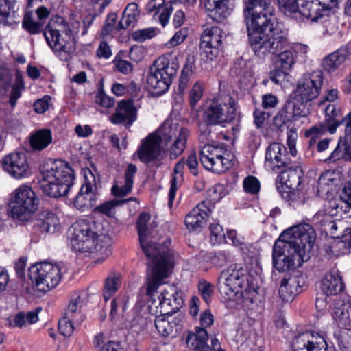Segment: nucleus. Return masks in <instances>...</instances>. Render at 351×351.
I'll return each mask as SVG.
<instances>
[{
    "mask_svg": "<svg viewBox=\"0 0 351 351\" xmlns=\"http://www.w3.org/2000/svg\"><path fill=\"white\" fill-rule=\"evenodd\" d=\"M245 21L250 44L258 58L277 55L288 45L287 33L276 24L274 16L258 17L251 25L250 20Z\"/></svg>",
    "mask_w": 351,
    "mask_h": 351,
    "instance_id": "f257e3e1",
    "label": "nucleus"
},
{
    "mask_svg": "<svg viewBox=\"0 0 351 351\" xmlns=\"http://www.w3.org/2000/svg\"><path fill=\"white\" fill-rule=\"evenodd\" d=\"M217 287L227 300L240 293L242 304L247 310L252 309L259 300L257 282L248 274L245 265H230L228 269L221 271Z\"/></svg>",
    "mask_w": 351,
    "mask_h": 351,
    "instance_id": "f03ea898",
    "label": "nucleus"
},
{
    "mask_svg": "<svg viewBox=\"0 0 351 351\" xmlns=\"http://www.w3.org/2000/svg\"><path fill=\"white\" fill-rule=\"evenodd\" d=\"M39 184L43 193L50 197L66 196L72 187L73 169L62 160H56L40 169Z\"/></svg>",
    "mask_w": 351,
    "mask_h": 351,
    "instance_id": "7ed1b4c3",
    "label": "nucleus"
},
{
    "mask_svg": "<svg viewBox=\"0 0 351 351\" xmlns=\"http://www.w3.org/2000/svg\"><path fill=\"white\" fill-rule=\"evenodd\" d=\"M150 220V215L146 212L140 213L136 222V228L139 237V242L143 252L152 260V263H175L178 262L179 256L171 250L169 246L171 241L167 239L163 243L152 241H147L148 232L147 223Z\"/></svg>",
    "mask_w": 351,
    "mask_h": 351,
    "instance_id": "20e7f679",
    "label": "nucleus"
},
{
    "mask_svg": "<svg viewBox=\"0 0 351 351\" xmlns=\"http://www.w3.org/2000/svg\"><path fill=\"white\" fill-rule=\"evenodd\" d=\"M107 222L99 223L89 219H79L70 228L71 245L74 250L86 252L90 251L99 237L108 236L105 229Z\"/></svg>",
    "mask_w": 351,
    "mask_h": 351,
    "instance_id": "39448f33",
    "label": "nucleus"
},
{
    "mask_svg": "<svg viewBox=\"0 0 351 351\" xmlns=\"http://www.w3.org/2000/svg\"><path fill=\"white\" fill-rule=\"evenodd\" d=\"M289 263H304L311 258V252L314 245L316 233L308 223H300L289 228Z\"/></svg>",
    "mask_w": 351,
    "mask_h": 351,
    "instance_id": "423d86ee",
    "label": "nucleus"
},
{
    "mask_svg": "<svg viewBox=\"0 0 351 351\" xmlns=\"http://www.w3.org/2000/svg\"><path fill=\"white\" fill-rule=\"evenodd\" d=\"M59 265H31L28 275L33 285L25 287V292L36 297H40L56 287L61 278Z\"/></svg>",
    "mask_w": 351,
    "mask_h": 351,
    "instance_id": "0eeeda50",
    "label": "nucleus"
},
{
    "mask_svg": "<svg viewBox=\"0 0 351 351\" xmlns=\"http://www.w3.org/2000/svg\"><path fill=\"white\" fill-rule=\"evenodd\" d=\"M177 57L170 60L166 56L158 57L150 68L147 84L157 95L165 93L172 83L179 69Z\"/></svg>",
    "mask_w": 351,
    "mask_h": 351,
    "instance_id": "6e6552de",
    "label": "nucleus"
},
{
    "mask_svg": "<svg viewBox=\"0 0 351 351\" xmlns=\"http://www.w3.org/2000/svg\"><path fill=\"white\" fill-rule=\"evenodd\" d=\"M38 204L39 199L32 189L22 185L13 192L8 215L14 220L27 221L37 210Z\"/></svg>",
    "mask_w": 351,
    "mask_h": 351,
    "instance_id": "1a4fd4ad",
    "label": "nucleus"
},
{
    "mask_svg": "<svg viewBox=\"0 0 351 351\" xmlns=\"http://www.w3.org/2000/svg\"><path fill=\"white\" fill-rule=\"evenodd\" d=\"M159 132V135L151 134L142 141L137 152L138 158L142 162L148 164L158 160L162 153L160 143L164 142L167 144L173 137L176 138L179 129L176 125L165 124L160 128Z\"/></svg>",
    "mask_w": 351,
    "mask_h": 351,
    "instance_id": "9d476101",
    "label": "nucleus"
},
{
    "mask_svg": "<svg viewBox=\"0 0 351 351\" xmlns=\"http://www.w3.org/2000/svg\"><path fill=\"white\" fill-rule=\"evenodd\" d=\"M287 265V272L280 282L278 293L284 302L291 301L305 284V275L300 269L302 265Z\"/></svg>",
    "mask_w": 351,
    "mask_h": 351,
    "instance_id": "9b49d317",
    "label": "nucleus"
},
{
    "mask_svg": "<svg viewBox=\"0 0 351 351\" xmlns=\"http://www.w3.org/2000/svg\"><path fill=\"white\" fill-rule=\"evenodd\" d=\"M65 34L68 36L67 40L62 38L59 31L53 29L49 25H47L43 32L45 38L51 49L57 53L62 60L66 61L71 58L76 48L74 39L72 38L71 29H66Z\"/></svg>",
    "mask_w": 351,
    "mask_h": 351,
    "instance_id": "f8f14e48",
    "label": "nucleus"
},
{
    "mask_svg": "<svg viewBox=\"0 0 351 351\" xmlns=\"http://www.w3.org/2000/svg\"><path fill=\"white\" fill-rule=\"evenodd\" d=\"M214 322L213 315L206 311L200 315V326H196L193 332H189L186 337V346L193 351H212L208 344V333L206 329Z\"/></svg>",
    "mask_w": 351,
    "mask_h": 351,
    "instance_id": "ddd939ff",
    "label": "nucleus"
},
{
    "mask_svg": "<svg viewBox=\"0 0 351 351\" xmlns=\"http://www.w3.org/2000/svg\"><path fill=\"white\" fill-rule=\"evenodd\" d=\"M323 84L321 71H314L302 75L297 83L293 94L312 101L319 95Z\"/></svg>",
    "mask_w": 351,
    "mask_h": 351,
    "instance_id": "4468645a",
    "label": "nucleus"
},
{
    "mask_svg": "<svg viewBox=\"0 0 351 351\" xmlns=\"http://www.w3.org/2000/svg\"><path fill=\"white\" fill-rule=\"evenodd\" d=\"M291 165V159L285 146L279 143L269 145L265 153V165L271 171L278 173Z\"/></svg>",
    "mask_w": 351,
    "mask_h": 351,
    "instance_id": "2eb2a0df",
    "label": "nucleus"
},
{
    "mask_svg": "<svg viewBox=\"0 0 351 351\" xmlns=\"http://www.w3.org/2000/svg\"><path fill=\"white\" fill-rule=\"evenodd\" d=\"M291 346L292 351H328L324 338L311 331L297 335L293 339Z\"/></svg>",
    "mask_w": 351,
    "mask_h": 351,
    "instance_id": "dca6fc26",
    "label": "nucleus"
},
{
    "mask_svg": "<svg viewBox=\"0 0 351 351\" xmlns=\"http://www.w3.org/2000/svg\"><path fill=\"white\" fill-rule=\"evenodd\" d=\"M331 9L332 6L319 0H300L299 14L312 22H317L319 19L326 21Z\"/></svg>",
    "mask_w": 351,
    "mask_h": 351,
    "instance_id": "f3484780",
    "label": "nucleus"
},
{
    "mask_svg": "<svg viewBox=\"0 0 351 351\" xmlns=\"http://www.w3.org/2000/svg\"><path fill=\"white\" fill-rule=\"evenodd\" d=\"M173 265H150L147 268V294L152 296L165 283L173 271Z\"/></svg>",
    "mask_w": 351,
    "mask_h": 351,
    "instance_id": "a211bd4d",
    "label": "nucleus"
},
{
    "mask_svg": "<svg viewBox=\"0 0 351 351\" xmlns=\"http://www.w3.org/2000/svg\"><path fill=\"white\" fill-rule=\"evenodd\" d=\"M137 119V108L131 100H121L117 104L114 114L110 117L114 124L130 127Z\"/></svg>",
    "mask_w": 351,
    "mask_h": 351,
    "instance_id": "6ab92c4d",
    "label": "nucleus"
},
{
    "mask_svg": "<svg viewBox=\"0 0 351 351\" xmlns=\"http://www.w3.org/2000/svg\"><path fill=\"white\" fill-rule=\"evenodd\" d=\"M245 21L250 20V25L255 23L258 17L274 16V8L270 0H245Z\"/></svg>",
    "mask_w": 351,
    "mask_h": 351,
    "instance_id": "aec40b11",
    "label": "nucleus"
},
{
    "mask_svg": "<svg viewBox=\"0 0 351 351\" xmlns=\"http://www.w3.org/2000/svg\"><path fill=\"white\" fill-rule=\"evenodd\" d=\"M5 171L16 178L24 177L28 170L26 155L24 152H14L6 156L3 160Z\"/></svg>",
    "mask_w": 351,
    "mask_h": 351,
    "instance_id": "412c9836",
    "label": "nucleus"
},
{
    "mask_svg": "<svg viewBox=\"0 0 351 351\" xmlns=\"http://www.w3.org/2000/svg\"><path fill=\"white\" fill-rule=\"evenodd\" d=\"M97 199L96 186L90 182L84 183L73 200V206L84 212L95 206Z\"/></svg>",
    "mask_w": 351,
    "mask_h": 351,
    "instance_id": "4be33fe9",
    "label": "nucleus"
},
{
    "mask_svg": "<svg viewBox=\"0 0 351 351\" xmlns=\"http://www.w3.org/2000/svg\"><path fill=\"white\" fill-rule=\"evenodd\" d=\"M276 182L284 186V191L295 190L301 184L303 172L299 167L282 168L279 171Z\"/></svg>",
    "mask_w": 351,
    "mask_h": 351,
    "instance_id": "5701e85b",
    "label": "nucleus"
},
{
    "mask_svg": "<svg viewBox=\"0 0 351 351\" xmlns=\"http://www.w3.org/2000/svg\"><path fill=\"white\" fill-rule=\"evenodd\" d=\"M322 291L327 296L340 294L345 289V285L337 269L327 272L321 281Z\"/></svg>",
    "mask_w": 351,
    "mask_h": 351,
    "instance_id": "b1692460",
    "label": "nucleus"
},
{
    "mask_svg": "<svg viewBox=\"0 0 351 351\" xmlns=\"http://www.w3.org/2000/svg\"><path fill=\"white\" fill-rule=\"evenodd\" d=\"M16 0H0V25L12 26L19 24L20 16Z\"/></svg>",
    "mask_w": 351,
    "mask_h": 351,
    "instance_id": "393cba45",
    "label": "nucleus"
},
{
    "mask_svg": "<svg viewBox=\"0 0 351 351\" xmlns=\"http://www.w3.org/2000/svg\"><path fill=\"white\" fill-rule=\"evenodd\" d=\"M210 212V209L206 205V202L199 204L185 217V225L187 229L194 231L202 228Z\"/></svg>",
    "mask_w": 351,
    "mask_h": 351,
    "instance_id": "a878e982",
    "label": "nucleus"
},
{
    "mask_svg": "<svg viewBox=\"0 0 351 351\" xmlns=\"http://www.w3.org/2000/svg\"><path fill=\"white\" fill-rule=\"evenodd\" d=\"M230 0H206L204 6L208 16L215 22H223L230 14Z\"/></svg>",
    "mask_w": 351,
    "mask_h": 351,
    "instance_id": "bb28decb",
    "label": "nucleus"
},
{
    "mask_svg": "<svg viewBox=\"0 0 351 351\" xmlns=\"http://www.w3.org/2000/svg\"><path fill=\"white\" fill-rule=\"evenodd\" d=\"M289 228L283 231L276 240L272 250V263H289L288 252H289Z\"/></svg>",
    "mask_w": 351,
    "mask_h": 351,
    "instance_id": "cd10ccee",
    "label": "nucleus"
},
{
    "mask_svg": "<svg viewBox=\"0 0 351 351\" xmlns=\"http://www.w3.org/2000/svg\"><path fill=\"white\" fill-rule=\"evenodd\" d=\"M59 219L52 212L44 210L37 213L34 227L42 233L54 232Z\"/></svg>",
    "mask_w": 351,
    "mask_h": 351,
    "instance_id": "c85d7f7f",
    "label": "nucleus"
},
{
    "mask_svg": "<svg viewBox=\"0 0 351 351\" xmlns=\"http://www.w3.org/2000/svg\"><path fill=\"white\" fill-rule=\"evenodd\" d=\"M218 108L223 113L222 124L231 123L239 115L234 99L230 95H221L216 99Z\"/></svg>",
    "mask_w": 351,
    "mask_h": 351,
    "instance_id": "c756f323",
    "label": "nucleus"
},
{
    "mask_svg": "<svg viewBox=\"0 0 351 351\" xmlns=\"http://www.w3.org/2000/svg\"><path fill=\"white\" fill-rule=\"evenodd\" d=\"M182 322V317L179 315L177 317H172V316L159 315L156 316L155 319V327L163 337H168L173 335L174 331L178 330V327Z\"/></svg>",
    "mask_w": 351,
    "mask_h": 351,
    "instance_id": "7c9ffc66",
    "label": "nucleus"
},
{
    "mask_svg": "<svg viewBox=\"0 0 351 351\" xmlns=\"http://www.w3.org/2000/svg\"><path fill=\"white\" fill-rule=\"evenodd\" d=\"M137 171L136 166L130 163L124 175V184L119 186L115 183L111 189L112 193L115 197H125L128 195L132 189L134 184V177Z\"/></svg>",
    "mask_w": 351,
    "mask_h": 351,
    "instance_id": "2f4dec72",
    "label": "nucleus"
},
{
    "mask_svg": "<svg viewBox=\"0 0 351 351\" xmlns=\"http://www.w3.org/2000/svg\"><path fill=\"white\" fill-rule=\"evenodd\" d=\"M146 10L148 13L154 12L158 13L161 10L159 21L162 26L165 27L168 23L170 14L174 8L169 5V3H165V0H150L146 5Z\"/></svg>",
    "mask_w": 351,
    "mask_h": 351,
    "instance_id": "473e14b6",
    "label": "nucleus"
},
{
    "mask_svg": "<svg viewBox=\"0 0 351 351\" xmlns=\"http://www.w3.org/2000/svg\"><path fill=\"white\" fill-rule=\"evenodd\" d=\"M42 0H27V10L23 16V27L30 34H36L41 31L44 22L35 21L33 13L28 9L33 8L34 4L41 2Z\"/></svg>",
    "mask_w": 351,
    "mask_h": 351,
    "instance_id": "72a5a7b5",
    "label": "nucleus"
},
{
    "mask_svg": "<svg viewBox=\"0 0 351 351\" xmlns=\"http://www.w3.org/2000/svg\"><path fill=\"white\" fill-rule=\"evenodd\" d=\"M328 125L329 128L333 131H337V128L346 123L348 121L347 115L342 116L340 108H337L334 104H328L325 108V119L324 120Z\"/></svg>",
    "mask_w": 351,
    "mask_h": 351,
    "instance_id": "f704fd0d",
    "label": "nucleus"
},
{
    "mask_svg": "<svg viewBox=\"0 0 351 351\" xmlns=\"http://www.w3.org/2000/svg\"><path fill=\"white\" fill-rule=\"evenodd\" d=\"M199 160L205 169L218 174L226 171L232 166L230 159H215L207 156L199 155Z\"/></svg>",
    "mask_w": 351,
    "mask_h": 351,
    "instance_id": "c9c22d12",
    "label": "nucleus"
},
{
    "mask_svg": "<svg viewBox=\"0 0 351 351\" xmlns=\"http://www.w3.org/2000/svg\"><path fill=\"white\" fill-rule=\"evenodd\" d=\"M332 315L339 326L347 330H351V303H345L340 306L335 305Z\"/></svg>",
    "mask_w": 351,
    "mask_h": 351,
    "instance_id": "e433bc0d",
    "label": "nucleus"
},
{
    "mask_svg": "<svg viewBox=\"0 0 351 351\" xmlns=\"http://www.w3.org/2000/svg\"><path fill=\"white\" fill-rule=\"evenodd\" d=\"M138 16V5L135 3H129L125 8L116 29L117 30L125 29L130 25H134L137 21Z\"/></svg>",
    "mask_w": 351,
    "mask_h": 351,
    "instance_id": "4c0bfd02",
    "label": "nucleus"
},
{
    "mask_svg": "<svg viewBox=\"0 0 351 351\" xmlns=\"http://www.w3.org/2000/svg\"><path fill=\"white\" fill-rule=\"evenodd\" d=\"M30 145L34 150H43L52 141L51 132L50 130H39L30 136Z\"/></svg>",
    "mask_w": 351,
    "mask_h": 351,
    "instance_id": "58836bf2",
    "label": "nucleus"
},
{
    "mask_svg": "<svg viewBox=\"0 0 351 351\" xmlns=\"http://www.w3.org/2000/svg\"><path fill=\"white\" fill-rule=\"evenodd\" d=\"M351 162V151L348 141L346 138L341 137L339 139L336 148L327 158L326 162H335L340 159Z\"/></svg>",
    "mask_w": 351,
    "mask_h": 351,
    "instance_id": "ea45409f",
    "label": "nucleus"
},
{
    "mask_svg": "<svg viewBox=\"0 0 351 351\" xmlns=\"http://www.w3.org/2000/svg\"><path fill=\"white\" fill-rule=\"evenodd\" d=\"M348 52L345 49H339L329 54L323 60V66L328 72L334 71L337 67L344 62L347 58Z\"/></svg>",
    "mask_w": 351,
    "mask_h": 351,
    "instance_id": "a19ab883",
    "label": "nucleus"
},
{
    "mask_svg": "<svg viewBox=\"0 0 351 351\" xmlns=\"http://www.w3.org/2000/svg\"><path fill=\"white\" fill-rule=\"evenodd\" d=\"M189 136V130L185 128H180L178 136H176L173 144L171 147L169 157L171 160L182 154L186 148V143Z\"/></svg>",
    "mask_w": 351,
    "mask_h": 351,
    "instance_id": "79ce46f5",
    "label": "nucleus"
},
{
    "mask_svg": "<svg viewBox=\"0 0 351 351\" xmlns=\"http://www.w3.org/2000/svg\"><path fill=\"white\" fill-rule=\"evenodd\" d=\"M222 30L218 27L206 28L201 36L200 44L221 47L222 45Z\"/></svg>",
    "mask_w": 351,
    "mask_h": 351,
    "instance_id": "37998d69",
    "label": "nucleus"
},
{
    "mask_svg": "<svg viewBox=\"0 0 351 351\" xmlns=\"http://www.w3.org/2000/svg\"><path fill=\"white\" fill-rule=\"evenodd\" d=\"M328 228H330V232L332 235L333 237H337L339 239V241L337 243L339 247L341 250H343V253H348L351 251V229L346 228L345 229L343 234L339 237L335 235V231L337 230V225L334 221H330L328 224Z\"/></svg>",
    "mask_w": 351,
    "mask_h": 351,
    "instance_id": "c03bdc74",
    "label": "nucleus"
},
{
    "mask_svg": "<svg viewBox=\"0 0 351 351\" xmlns=\"http://www.w3.org/2000/svg\"><path fill=\"white\" fill-rule=\"evenodd\" d=\"M289 99L293 106L297 118L305 117L310 114L311 101L293 93L290 96Z\"/></svg>",
    "mask_w": 351,
    "mask_h": 351,
    "instance_id": "a18cd8bd",
    "label": "nucleus"
},
{
    "mask_svg": "<svg viewBox=\"0 0 351 351\" xmlns=\"http://www.w3.org/2000/svg\"><path fill=\"white\" fill-rule=\"evenodd\" d=\"M222 115L223 113L218 108L217 100L215 99L204 110L202 120L210 125H222Z\"/></svg>",
    "mask_w": 351,
    "mask_h": 351,
    "instance_id": "49530a36",
    "label": "nucleus"
},
{
    "mask_svg": "<svg viewBox=\"0 0 351 351\" xmlns=\"http://www.w3.org/2000/svg\"><path fill=\"white\" fill-rule=\"evenodd\" d=\"M182 298L180 297L171 298L163 297L159 302L160 315L172 316L173 313H176L181 306Z\"/></svg>",
    "mask_w": 351,
    "mask_h": 351,
    "instance_id": "de8ad7c7",
    "label": "nucleus"
},
{
    "mask_svg": "<svg viewBox=\"0 0 351 351\" xmlns=\"http://www.w3.org/2000/svg\"><path fill=\"white\" fill-rule=\"evenodd\" d=\"M129 199L117 200L112 199L106 202L97 206L94 207L93 213L101 214L108 217H114L115 215V208L118 206L123 205L126 203Z\"/></svg>",
    "mask_w": 351,
    "mask_h": 351,
    "instance_id": "09e8293b",
    "label": "nucleus"
},
{
    "mask_svg": "<svg viewBox=\"0 0 351 351\" xmlns=\"http://www.w3.org/2000/svg\"><path fill=\"white\" fill-rule=\"evenodd\" d=\"M277 189L282 197L289 202L293 207L303 205L306 202L304 194L295 190L284 191V186H277Z\"/></svg>",
    "mask_w": 351,
    "mask_h": 351,
    "instance_id": "8fccbe9b",
    "label": "nucleus"
},
{
    "mask_svg": "<svg viewBox=\"0 0 351 351\" xmlns=\"http://www.w3.org/2000/svg\"><path fill=\"white\" fill-rule=\"evenodd\" d=\"M121 285L119 276L112 275L106 279L103 291L105 301L110 300L117 291Z\"/></svg>",
    "mask_w": 351,
    "mask_h": 351,
    "instance_id": "3c124183",
    "label": "nucleus"
},
{
    "mask_svg": "<svg viewBox=\"0 0 351 351\" xmlns=\"http://www.w3.org/2000/svg\"><path fill=\"white\" fill-rule=\"evenodd\" d=\"M199 155L207 156L215 159H229L226 156L228 151L221 146L206 144L199 151Z\"/></svg>",
    "mask_w": 351,
    "mask_h": 351,
    "instance_id": "603ef678",
    "label": "nucleus"
},
{
    "mask_svg": "<svg viewBox=\"0 0 351 351\" xmlns=\"http://www.w3.org/2000/svg\"><path fill=\"white\" fill-rule=\"evenodd\" d=\"M278 58L275 60V66H279L285 70L289 71L291 69L295 63V56L292 51L285 50L282 52H278Z\"/></svg>",
    "mask_w": 351,
    "mask_h": 351,
    "instance_id": "864d4df0",
    "label": "nucleus"
},
{
    "mask_svg": "<svg viewBox=\"0 0 351 351\" xmlns=\"http://www.w3.org/2000/svg\"><path fill=\"white\" fill-rule=\"evenodd\" d=\"M25 89L22 74L18 71L16 73L15 82L12 87L10 96V104L12 107L16 105L17 99L21 96V91Z\"/></svg>",
    "mask_w": 351,
    "mask_h": 351,
    "instance_id": "5fc2aeb1",
    "label": "nucleus"
},
{
    "mask_svg": "<svg viewBox=\"0 0 351 351\" xmlns=\"http://www.w3.org/2000/svg\"><path fill=\"white\" fill-rule=\"evenodd\" d=\"M82 300L80 296L72 298L64 312V316L73 319V321H78L77 317L80 315Z\"/></svg>",
    "mask_w": 351,
    "mask_h": 351,
    "instance_id": "6e6d98bb",
    "label": "nucleus"
},
{
    "mask_svg": "<svg viewBox=\"0 0 351 351\" xmlns=\"http://www.w3.org/2000/svg\"><path fill=\"white\" fill-rule=\"evenodd\" d=\"M241 251L242 252L244 261L245 263H258L260 261V252L252 245H245L241 247Z\"/></svg>",
    "mask_w": 351,
    "mask_h": 351,
    "instance_id": "4d7b16f0",
    "label": "nucleus"
},
{
    "mask_svg": "<svg viewBox=\"0 0 351 351\" xmlns=\"http://www.w3.org/2000/svg\"><path fill=\"white\" fill-rule=\"evenodd\" d=\"M335 130L332 131L329 128V125L324 121L318 123L317 124L312 126L308 130L305 132L306 136H315L319 138L321 136L325 135L327 133L330 134H335Z\"/></svg>",
    "mask_w": 351,
    "mask_h": 351,
    "instance_id": "13d9d810",
    "label": "nucleus"
},
{
    "mask_svg": "<svg viewBox=\"0 0 351 351\" xmlns=\"http://www.w3.org/2000/svg\"><path fill=\"white\" fill-rule=\"evenodd\" d=\"M280 10L286 15L299 13L300 0H277Z\"/></svg>",
    "mask_w": 351,
    "mask_h": 351,
    "instance_id": "bf43d9fd",
    "label": "nucleus"
},
{
    "mask_svg": "<svg viewBox=\"0 0 351 351\" xmlns=\"http://www.w3.org/2000/svg\"><path fill=\"white\" fill-rule=\"evenodd\" d=\"M204 90V86L202 83L197 82L194 84L192 89L189 92V101L190 106L194 109L198 102L202 97Z\"/></svg>",
    "mask_w": 351,
    "mask_h": 351,
    "instance_id": "052dcab7",
    "label": "nucleus"
},
{
    "mask_svg": "<svg viewBox=\"0 0 351 351\" xmlns=\"http://www.w3.org/2000/svg\"><path fill=\"white\" fill-rule=\"evenodd\" d=\"M73 319L64 316L59 320L58 330L61 335L67 337L71 336L74 331Z\"/></svg>",
    "mask_w": 351,
    "mask_h": 351,
    "instance_id": "680f3d73",
    "label": "nucleus"
},
{
    "mask_svg": "<svg viewBox=\"0 0 351 351\" xmlns=\"http://www.w3.org/2000/svg\"><path fill=\"white\" fill-rule=\"evenodd\" d=\"M243 189L247 193L256 195L260 191V182L256 177L249 176L243 180Z\"/></svg>",
    "mask_w": 351,
    "mask_h": 351,
    "instance_id": "e2e57ef3",
    "label": "nucleus"
},
{
    "mask_svg": "<svg viewBox=\"0 0 351 351\" xmlns=\"http://www.w3.org/2000/svg\"><path fill=\"white\" fill-rule=\"evenodd\" d=\"M221 187L214 186L210 189L207 193V199L204 202H206V205L208 208H210L211 210V207H213L217 202H219L222 198V195L221 190Z\"/></svg>",
    "mask_w": 351,
    "mask_h": 351,
    "instance_id": "0e129e2a",
    "label": "nucleus"
},
{
    "mask_svg": "<svg viewBox=\"0 0 351 351\" xmlns=\"http://www.w3.org/2000/svg\"><path fill=\"white\" fill-rule=\"evenodd\" d=\"M210 241L213 243H221L225 238V234L223 228L217 223H213L210 225Z\"/></svg>",
    "mask_w": 351,
    "mask_h": 351,
    "instance_id": "69168bd1",
    "label": "nucleus"
},
{
    "mask_svg": "<svg viewBox=\"0 0 351 351\" xmlns=\"http://www.w3.org/2000/svg\"><path fill=\"white\" fill-rule=\"evenodd\" d=\"M203 256L205 258V261L208 262L210 261L212 263L216 262H229L231 261V256L229 253L226 252L224 251L219 252L217 254L216 253H205L203 254Z\"/></svg>",
    "mask_w": 351,
    "mask_h": 351,
    "instance_id": "338daca9",
    "label": "nucleus"
},
{
    "mask_svg": "<svg viewBox=\"0 0 351 351\" xmlns=\"http://www.w3.org/2000/svg\"><path fill=\"white\" fill-rule=\"evenodd\" d=\"M195 57L192 53H188L186 56L185 62L181 71L184 75L191 76L195 70Z\"/></svg>",
    "mask_w": 351,
    "mask_h": 351,
    "instance_id": "774afa93",
    "label": "nucleus"
}]
</instances>
